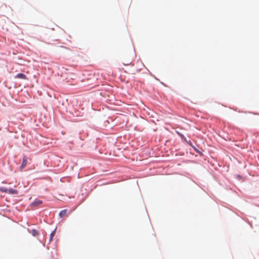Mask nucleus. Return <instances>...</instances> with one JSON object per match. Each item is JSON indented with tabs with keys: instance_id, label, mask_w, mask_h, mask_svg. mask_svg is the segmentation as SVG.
<instances>
[{
	"instance_id": "nucleus-1",
	"label": "nucleus",
	"mask_w": 259,
	"mask_h": 259,
	"mask_svg": "<svg viewBox=\"0 0 259 259\" xmlns=\"http://www.w3.org/2000/svg\"><path fill=\"white\" fill-rule=\"evenodd\" d=\"M28 157L26 156H24L23 158L22 163L20 167L21 169H23L27 164L28 163Z\"/></svg>"
},
{
	"instance_id": "nucleus-2",
	"label": "nucleus",
	"mask_w": 259,
	"mask_h": 259,
	"mask_svg": "<svg viewBox=\"0 0 259 259\" xmlns=\"http://www.w3.org/2000/svg\"><path fill=\"white\" fill-rule=\"evenodd\" d=\"M132 60L131 59L123 58L122 63L124 65H130L132 63Z\"/></svg>"
},
{
	"instance_id": "nucleus-3",
	"label": "nucleus",
	"mask_w": 259,
	"mask_h": 259,
	"mask_svg": "<svg viewBox=\"0 0 259 259\" xmlns=\"http://www.w3.org/2000/svg\"><path fill=\"white\" fill-rule=\"evenodd\" d=\"M16 78H20V79H26V76L24 74H23V73H19V74H18L16 75Z\"/></svg>"
},
{
	"instance_id": "nucleus-4",
	"label": "nucleus",
	"mask_w": 259,
	"mask_h": 259,
	"mask_svg": "<svg viewBox=\"0 0 259 259\" xmlns=\"http://www.w3.org/2000/svg\"><path fill=\"white\" fill-rule=\"evenodd\" d=\"M67 212V209H64V210H61L59 213V216L61 218L64 217L65 215H66Z\"/></svg>"
},
{
	"instance_id": "nucleus-5",
	"label": "nucleus",
	"mask_w": 259,
	"mask_h": 259,
	"mask_svg": "<svg viewBox=\"0 0 259 259\" xmlns=\"http://www.w3.org/2000/svg\"><path fill=\"white\" fill-rule=\"evenodd\" d=\"M8 193L10 194H17V191L14 189H8Z\"/></svg>"
},
{
	"instance_id": "nucleus-6",
	"label": "nucleus",
	"mask_w": 259,
	"mask_h": 259,
	"mask_svg": "<svg viewBox=\"0 0 259 259\" xmlns=\"http://www.w3.org/2000/svg\"><path fill=\"white\" fill-rule=\"evenodd\" d=\"M55 231H55V230H54V231H53L51 233V234H50V242H51V241L52 240V239H53V237H54V235H55Z\"/></svg>"
},
{
	"instance_id": "nucleus-7",
	"label": "nucleus",
	"mask_w": 259,
	"mask_h": 259,
	"mask_svg": "<svg viewBox=\"0 0 259 259\" xmlns=\"http://www.w3.org/2000/svg\"><path fill=\"white\" fill-rule=\"evenodd\" d=\"M31 234L33 236H36L38 234L37 231L34 229L31 231Z\"/></svg>"
},
{
	"instance_id": "nucleus-8",
	"label": "nucleus",
	"mask_w": 259,
	"mask_h": 259,
	"mask_svg": "<svg viewBox=\"0 0 259 259\" xmlns=\"http://www.w3.org/2000/svg\"><path fill=\"white\" fill-rule=\"evenodd\" d=\"M42 203V201L37 200L33 203V205H37Z\"/></svg>"
},
{
	"instance_id": "nucleus-9",
	"label": "nucleus",
	"mask_w": 259,
	"mask_h": 259,
	"mask_svg": "<svg viewBox=\"0 0 259 259\" xmlns=\"http://www.w3.org/2000/svg\"><path fill=\"white\" fill-rule=\"evenodd\" d=\"M0 190L3 192H6V193L8 192V189L6 188H1L0 189Z\"/></svg>"
},
{
	"instance_id": "nucleus-10",
	"label": "nucleus",
	"mask_w": 259,
	"mask_h": 259,
	"mask_svg": "<svg viewBox=\"0 0 259 259\" xmlns=\"http://www.w3.org/2000/svg\"><path fill=\"white\" fill-rule=\"evenodd\" d=\"M178 134L181 137H183V135H182L181 134L179 133L178 132Z\"/></svg>"
}]
</instances>
